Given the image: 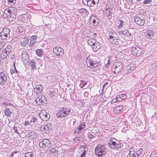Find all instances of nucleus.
Segmentation results:
<instances>
[{
	"label": "nucleus",
	"instance_id": "obj_46",
	"mask_svg": "<svg viewBox=\"0 0 157 157\" xmlns=\"http://www.w3.org/2000/svg\"><path fill=\"white\" fill-rule=\"evenodd\" d=\"M111 34L112 35H109V36H113V38H117V35L114 32H111Z\"/></svg>",
	"mask_w": 157,
	"mask_h": 157
},
{
	"label": "nucleus",
	"instance_id": "obj_63",
	"mask_svg": "<svg viewBox=\"0 0 157 157\" xmlns=\"http://www.w3.org/2000/svg\"><path fill=\"white\" fill-rule=\"evenodd\" d=\"M10 72H10L11 74H13L15 72L14 69V70H11Z\"/></svg>",
	"mask_w": 157,
	"mask_h": 157
},
{
	"label": "nucleus",
	"instance_id": "obj_3",
	"mask_svg": "<svg viewBox=\"0 0 157 157\" xmlns=\"http://www.w3.org/2000/svg\"><path fill=\"white\" fill-rule=\"evenodd\" d=\"M70 112V109L67 108L61 107L59 110L56 113L58 118H62L66 116Z\"/></svg>",
	"mask_w": 157,
	"mask_h": 157
},
{
	"label": "nucleus",
	"instance_id": "obj_62",
	"mask_svg": "<svg viewBox=\"0 0 157 157\" xmlns=\"http://www.w3.org/2000/svg\"><path fill=\"white\" fill-rule=\"evenodd\" d=\"M78 128V129L81 130H82V129H83V128L81 126V125H80L77 128Z\"/></svg>",
	"mask_w": 157,
	"mask_h": 157
},
{
	"label": "nucleus",
	"instance_id": "obj_21",
	"mask_svg": "<svg viewBox=\"0 0 157 157\" xmlns=\"http://www.w3.org/2000/svg\"><path fill=\"white\" fill-rule=\"evenodd\" d=\"M43 87L41 85H36V88L34 89V91L36 94H39L40 93Z\"/></svg>",
	"mask_w": 157,
	"mask_h": 157
},
{
	"label": "nucleus",
	"instance_id": "obj_30",
	"mask_svg": "<svg viewBox=\"0 0 157 157\" xmlns=\"http://www.w3.org/2000/svg\"><path fill=\"white\" fill-rule=\"evenodd\" d=\"M82 147L83 148V152L81 154L80 156L81 157H85L86 153L87 151L86 149H87V148H86L84 146H82Z\"/></svg>",
	"mask_w": 157,
	"mask_h": 157
},
{
	"label": "nucleus",
	"instance_id": "obj_55",
	"mask_svg": "<svg viewBox=\"0 0 157 157\" xmlns=\"http://www.w3.org/2000/svg\"><path fill=\"white\" fill-rule=\"evenodd\" d=\"M94 137V136L92 134H90L88 136V138L89 139H93Z\"/></svg>",
	"mask_w": 157,
	"mask_h": 157
},
{
	"label": "nucleus",
	"instance_id": "obj_9",
	"mask_svg": "<svg viewBox=\"0 0 157 157\" xmlns=\"http://www.w3.org/2000/svg\"><path fill=\"white\" fill-rule=\"evenodd\" d=\"M64 50L63 49L58 46L56 47L53 50V53L55 54L57 56H62L64 54Z\"/></svg>",
	"mask_w": 157,
	"mask_h": 157
},
{
	"label": "nucleus",
	"instance_id": "obj_52",
	"mask_svg": "<svg viewBox=\"0 0 157 157\" xmlns=\"http://www.w3.org/2000/svg\"><path fill=\"white\" fill-rule=\"evenodd\" d=\"M90 21H92V22L94 24L96 23V21L95 19V18H93V17H91L90 18Z\"/></svg>",
	"mask_w": 157,
	"mask_h": 157
},
{
	"label": "nucleus",
	"instance_id": "obj_39",
	"mask_svg": "<svg viewBox=\"0 0 157 157\" xmlns=\"http://www.w3.org/2000/svg\"><path fill=\"white\" fill-rule=\"evenodd\" d=\"M152 0H145L142 3L145 5L151 4L152 2Z\"/></svg>",
	"mask_w": 157,
	"mask_h": 157
},
{
	"label": "nucleus",
	"instance_id": "obj_34",
	"mask_svg": "<svg viewBox=\"0 0 157 157\" xmlns=\"http://www.w3.org/2000/svg\"><path fill=\"white\" fill-rule=\"evenodd\" d=\"M42 51L41 49H37L36 51V54L38 56H40L42 55Z\"/></svg>",
	"mask_w": 157,
	"mask_h": 157
},
{
	"label": "nucleus",
	"instance_id": "obj_29",
	"mask_svg": "<svg viewBox=\"0 0 157 157\" xmlns=\"http://www.w3.org/2000/svg\"><path fill=\"white\" fill-rule=\"evenodd\" d=\"M4 113L5 115L8 117H10L12 112L9 109H6L5 110Z\"/></svg>",
	"mask_w": 157,
	"mask_h": 157
},
{
	"label": "nucleus",
	"instance_id": "obj_51",
	"mask_svg": "<svg viewBox=\"0 0 157 157\" xmlns=\"http://www.w3.org/2000/svg\"><path fill=\"white\" fill-rule=\"evenodd\" d=\"M126 95L124 94H120V98L121 99H124L126 97Z\"/></svg>",
	"mask_w": 157,
	"mask_h": 157
},
{
	"label": "nucleus",
	"instance_id": "obj_35",
	"mask_svg": "<svg viewBox=\"0 0 157 157\" xmlns=\"http://www.w3.org/2000/svg\"><path fill=\"white\" fill-rule=\"evenodd\" d=\"M80 82L79 86L81 88H83L87 84V82L85 81L81 80Z\"/></svg>",
	"mask_w": 157,
	"mask_h": 157
},
{
	"label": "nucleus",
	"instance_id": "obj_16",
	"mask_svg": "<svg viewBox=\"0 0 157 157\" xmlns=\"http://www.w3.org/2000/svg\"><path fill=\"white\" fill-rule=\"evenodd\" d=\"M22 60L25 63H27L29 60V56L25 51H22L21 54Z\"/></svg>",
	"mask_w": 157,
	"mask_h": 157
},
{
	"label": "nucleus",
	"instance_id": "obj_15",
	"mask_svg": "<svg viewBox=\"0 0 157 157\" xmlns=\"http://www.w3.org/2000/svg\"><path fill=\"white\" fill-rule=\"evenodd\" d=\"M113 36H109V42L114 44L119 45L121 40L117 38H113Z\"/></svg>",
	"mask_w": 157,
	"mask_h": 157
},
{
	"label": "nucleus",
	"instance_id": "obj_40",
	"mask_svg": "<svg viewBox=\"0 0 157 157\" xmlns=\"http://www.w3.org/2000/svg\"><path fill=\"white\" fill-rule=\"evenodd\" d=\"M81 132L82 130L77 128L75 131V134H76V136H78Z\"/></svg>",
	"mask_w": 157,
	"mask_h": 157
},
{
	"label": "nucleus",
	"instance_id": "obj_47",
	"mask_svg": "<svg viewBox=\"0 0 157 157\" xmlns=\"http://www.w3.org/2000/svg\"><path fill=\"white\" fill-rule=\"evenodd\" d=\"M79 11L81 13H86L87 12V11L86 9H85L82 8L79 10Z\"/></svg>",
	"mask_w": 157,
	"mask_h": 157
},
{
	"label": "nucleus",
	"instance_id": "obj_38",
	"mask_svg": "<svg viewBox=\"0 0 157 157\" xmlns=\"http://www.w3.org/2000/svg\"><path fill=\"white\" fill-rule=\"evenodd\" d=\"M119 21L120 23L119 24V25L118 26V27L119 28H122L123 26V24L124 21L121 19H119Z\"/></svg>",
	"mask_w": 157,
	"mask_h": 157
},
{
	"label": "nucleus",
	"instance_id": "obj_23",
	"mask_svg": "<svg viewBox=\"0 0 157 157\" xmlns=\"http://www.w3.org/2000/svg\"><path fill=\"white\" fill-rule=\"evenodd\" d=\"M37 120V118L35 117L34 116H32L31 118L29 117L28 118V120L27 121V122L29 124L31 125L36 121Z\"/></svg>",
	"mask_w": 157,
	"mask_h": 157
},
{
	"label": "nucleus",
	"instance_id": "obj_14",
	"mask_svg": "<svg viewBox=\"0 0 157 157\" xmlns=\"http://www.w3.org/2000/svg\"><path fill=\"white\" fill-rule=\"evenodd\" d=\"M155 33L152 30H147L145 33V36L147 38L152 39L154 38Z\"/></svg>",
	"mask_w": 157,
	"mask_h": 157
},
{
	"label": "nucleus",
	"instance_id": "obj_7",
	"mask_svg": "<svg viewBox=\"0 0 157 157\" xmlns=\"http://www.w3.org/2000/svg\"><path fill=\"white\" fill-rule=\"evenodd\" d=\"M10 29L8 28H5L0 33L1 39H5L7 37H9L10 36Z\"/></svg>",
	"mask_w": 157,
	"mask_h": 157
},
{
	"label": "nucleus",
	"instance_id": "obj_33",
	"mask_svg": "<svg viewBox=\"0 0 157 157\" xmlns=\"http://www.w3.org/2000/svg\"><path fill=\"white\" fill-rule=\"evenodd\" d=\"M123 107L122 105H120L118 106L117 107H115V109L117 110V112H120L121 110L123 109Z\"/></svg>",
	"mask_w": 157,
	"mask_h": 157
},
{
	"label": "nucleus",
	"instance_id": "obj_53",
	"mask_svg": "<svg viewBox=\"0 0 157 157\" xmlns=\"http://www.w3.org/2000/svg\"><path fill=\"white\" fill-rule=\"evenodd\" d=\"M13 129L14 130V131L15 132L19 134V133L18 131L17 128L16 127L14 126L13 128Z\"/></svg>",
	"mask_w": 157,
	"mask_h": 157
},
{
	"label": "nucleus",
	"instance_id": "obj_59",
	"mask_svg": "<svg viewBox=\"0 0 157 157\" xmlns=\"http://www.w3.org/2000/svg\"><path fill=\"white\" fill-rule=\"evenodd\" d=\"M16 153V152H12L11 154H10V156H9V157H13V155Z\"/></svg>",
	"mask_w": 157,
	"mask_h": 157
},
{
	"label": "nucleus",
	"instance_id": "obj_42",
	"mask_svg": "<svg viewBox=\"0 0 157 157\" xmlns=\"http://www.w3.org/2000/svg\"><path fill=\"white\" fill-rule=\"evenodd\" d=\"M37 37L36 36H32L31 37V40L33 41L34 42L36 43L37 41Z\"/></svg>",
	"mask_w": 157,
	"mask_h": 157
},
{
	"label": "nucleus",
	"instance_id": "obj_25",
	"mask_svg": "<svg viewBox=\"0 0 157 157\" xmlns=\"http://www.w3.org/2000/svg\"><path fill=\"white\" fill-rule=\"evenodd\" d=\"M29 40L28 38L24 37L21 40V44L23 46H25L28 43Z\"/></svg>",
	"mask_w": 157,
	"mask_h": 157
},
{
	"label": "nucleus",
	"instance_id": "obj_48",
	"mask_svg": "<svg viewBox=\"0 0 157 157\" xmlns=\"http://www.w3.org/2000/svg\"><path fill=\"white\" fill-rule=\"evenodd\" d=\"M9 3L10 4L11 6V5H13L14 3H15L16 1L15 0H7Z\"/></svg>",
	"mask_w": 157,
	"mask_h": 157
},
{
	"label": "nucleus",
	"instance_id": "obj_43",
	"mask_svg": "<svg viewBox=\"0 0 157 157\" xmlns=\"http://www.w3.org/2000/svg\"><path fill=\"white\" fill-rule=\"evenodd\" d=\"M56 93V92L53 90H51L49 92V94L51 97L55 95Z\"/></svg>",
	"mask_w": 157,
	"mask_h": 157
},
{
	"label": "nucleus",
	"instance_id": "obj_12",
	"mask_svg": "<svg viewBox=\"0 0 157 157\" xmlns=\"http://www.w3.org/2000/svg\"><path fill=\"white\" fill-rule=\"evenodd\" d=\"M39 115L40 118L44 121H47L50 117L49 114H48L45 111H41L39 114Z\"/></svg>",
	"mask_w": 157,
	"mask_h": 157
},
{
	"label": "nucleus",
	"instance_id": "obj_6",
	"mask_svg": "<svg viewBox=\"0 0 157 157\" xmlns=\"http://www.w3.org/2000/svg\"><path fill=\"white\" fill-rule=\"evenodd\" d=\"M142 49L137 46L132 47L130 48V51L132 54L135 56H140L142 52Z\"/></svg>",
	"mask_w": 157,
	"mask_h": 157
},
{
	"label": "nucleus",
	"instance_id": "obj_18",
	"mask_svg": "<svg viewBox=\"0 0 157 157\" xmlns=\"http://www.w3.org/2000/svg\"><path fill=\"white\" fill-rule=\"evenodd\" d=\"M91 47L94 52H96L101 48L100 43L98 41L95 43Z\"/></svg>",
	"mask_w": 157,
	"mask_h": 157
},
{
	"label": "nucleus",
	"instance_id": "obj_61",
	"mask_svg": "<svg viewBox=\"0 0 157 157\" xmlns=\"http://www.w3.org/2000/svg\"><path fill=\"white\" fill-rule=\"evenodd\" d=\"M119 33L120 34V35H122L123 36H124V35L125 36V33H124L123 32H122V31L120 32H119Z\"/></svg>",
	"mask_w": 157,
	"mask_h": 157
},
{
	"label": "nucleus",
	"instance_id": "obj_50",
	"mask_svg": "<svg viewBox=\"0 0 157 157\" xmlns=\"http://www.w3.org/2000/svg\"><path fill=\"white\" fill-rule=\"evenodd\" d=\"M36 43L34 42L33 41L30 40V42L29 44V46L30 47H31L34 44Z\"/></svg>",
	"mask_w": 157,
	"mask_h": 157
},
{
	"label": "nucleus",
	"instance_id": "obj_56",
	"mask_svg": "<svg viewBox=\"0 0 157 157\" xmlns=\"http://www.w3.org/2000/svg\"><path fill=\"white\" fill-rule=\"evenodd\" d=\"M127 2L130 4H133L132 0H127Z\"/></svg>",
	"mask_w": 157,
	"mask_h": 157
},
{
	"label": "nucleus",
	"instance_id": "obj_28",
	"mask_svg": "<svg viewBox=\"0 0 157 157\" xmlns=\"http://www.w3.org/2000/svg\"><path fill=\"white\" fill-rule=\"evenodd\" d=\"M35 63V62L33 59L30 61L29 64L32 70H34L35 69L36 67Z\"/></svg>",
	"mask_w": 157,
	"mask_h": 157
},
{
	"label": "nucleus",
	"instance_id": "obj_45",
	"mask_svg": "<svg viewBox=\"0 0 157 157\" xmlns=\"http://www.w3.org/2000/svg\"><path fill=\"white\" fill-rule=\"evenodd\" d=\"M4 3L5 5L8 7H10L11 6L9 2H8L7 0H5V2H4Z\"/></svg>",
	"mask_w": 157,
	"mask_h": 157
},
{
	"label": "nucleus",
	"instance_id": "obj_64",
	"mask_svg": "<svg viewBox=\"0 0 157 157\" xmlns=\"http://www.w3.org/2000/svg\"><path fill=\"white\" fill-rule=\"evenodd\" d=\"M5 14V12L3 14V17L4 18H6V17H8L9 16H8L6 14V15H4Z\"/></svg>",
	"mask_w": 157,
	"mask_h": 157
},
{
	"label": "nucleus",
	"instance_id": "obj_22",
	"mask_svg": "<svg viewBox=\"0 0 157 157\" xmlns=\"http://www.w3.org/2000/svg\"><path fill=\"white\" fill-rule=\"evenodd\" d=\"M15 13H14V11L12 12H9L5 10L4 15L6 14L9 17H10L11 18V20L12 21L13 20V19L15 17L16 15L15 14Z\"/></svg>",
	"mask_w": 157,
	"mask_h": 157
},
{
	"label": "nucleus",
	"instance_id": "obj_13",
	"mask_svg": "<svg viewBox=\"0 0 157 157\" xmlns=\"http://www.w3.org/2000/svg\"><path fill=\"white\" fill-rule=\"evenodd\" d=\"M84 5H87L89 6H93L97 2L98 3L99 0H82Z\"/></svg>",
	"mask_w": 157,
	"mask_h": 157
},
{
	"label": "nucleus",
	"instance_id": "obj_2",
	"mask_svg": "<svg viewBox=\"0 0 157 157\" xmlns=\"http://www.w3.org/2000/svg\"><path fill=\"white\" fill-rule=\"evenodd\" d=\"M143 153L142 148H138L134 151H130L127 157H141Z\"/></svg>",
	"mask_w": 157,
	"mask_h": 157
},
{
	"label": "nucleus",
	"instance_id": "obj_44",
	"mask_svg": "<svg viewBox=\"0 0 157 157\" xmlns=\"http://www.w3.org/2000/svg\"><path fill=\"white\" fill-rule=\"evenodd\" d=\"M57 151V150L55 148H52L49 151V153L50 154L51 153H54L56 152Z\"/></svg>",
	"mask_w": 157,
	"mask_h": 157
},
{
	"label": "nucleus",
	"instance_id": "obj_41",
	"mask_svg": "<svg viewBox=\"0 0 157 157\" xmlns=\"http://www.w3.org/2000/svg\"><path fill=\"white\" fill-rule=\"evenodd\" d=\"M12 47L10 45H8L7 46L6 48H5V50H6V51L8 52L9 53H10V52L11 51V49Z\"/></svg>",
	"mask_w": 157,
	"mask_h": 157
},
{
	"label": "nucleus",
	"instance_id": "obj_5",
	"mask_svg": "<svg viewBox=\"0 0 157 157\" xmlns=\"http://www.w3.org/2000/svg\"><path fill=\"white\" fill-rule=\"evenodd\" d=\"M123 66L121 62H116L112 65V71L115 74L119 73L122 70Z\"/></svg>",
	"mask_w": 157,
	"mask_h": 157
},
{
	"label": "nucleus",
	"instance_id": "obj_58",
	"mask_svg": "<svg viewBox=\"0 0 157 157\" xmlns=\"http://www.w3.org/2000/svg\"><path fill=\"white\" fill-rule=\"evenodd\" d=\"M43 129L44 130H45L46 131H47V130H48V126H45L44 127Z\"/></svg>",
	"mask_w": 157,
	"mask_h": 157
},
{
	"label": "nucleus",
	"instance_id": "obj_54",
	"mask_svg": "<svg viewBox=\"0 0 157 157\" xmlns=\"http://www.w3.org/2000/svg\"><path fill=\"white\" fill-rule=\"evenodd\" d=\"M80 125H81V126L84 128L85 126V122H82L81 123Z\"/></svg>",
	"mask_w": 157,
	"mask_h": 157
},
{
	"label": "nucleus",
	"instance_id": "obj_24",
	"mask_svg": "<svg viewBox=\"0 0 157 157\" xmlns=\"http://www.w3.org/2000/svg\"><path fill=\"white\" fill-rule=\"evenodd\" d=\"M18 19L21 21L25 22L27 21V16L25 14H22L19 15Z\"/></svg>",
	"mask_w": 157,
	"mask_h": 157
},
{
	"label": "nucleus",
	"instance_id": "obj_57",
	"mask_svg": "<svg viewBox=\"0 0 157 157\" xmlns=\"http://www.w3.org/2000/svg\"><path fill=\"white\" fill-rule=\"evenodd\" d=\"M74 140L75 141H77L79 140V139L78 137H75L74 139Z\"/></svg>",
	"mask_w": 157,
	"mask_h": 157
},
{
	"label": "nucleus",
	"instance_id": "obj_49",
	"mask_svg": "<svg viewBox=\"0 0 157 157\" xmlns=\"http://www.w3.org/2000/svg\"><path fill=\"white\" fill-rule=\"evenodd\" d=\"M125 36H129L130 38L132 37V34L128 31L125 32Z\"/></svg>",
	"mask_w": 157,
	"mask_h": 157
},
{
	"label": "nucleus",
	"instance_id": "obj_26",
	"mask_svg": "<svg viewBox=\"0 0 157 157\" xmlns=\"http://www.w3.org/2000/svg\"><path fill=\"white\" fill-rule=\"evenodd\" d=\"M9 53L6 51V50H5V49H3L2 50V53L1 55V57L2 59H4L6 57L8 56Z\"/></svg>",
	"mask_w": 157,
	"mask_h": 157
},
{
	"label": "nucleus",
	"instance_id": "obj_60",
	"mask_svg": "<svg viewBox=\"0 0 157 157\" xmlns=\"http://www.w3.org/2000/svg\"><path fill=\"white\" fill-rule=\"evenodd\" d=\"M120 98V95H117L116 96V99L117 101H120V100H119Z\"/></svg>",
	"mask_w": 157,
	"mask_h": 157
},
{
	"label": "nucleus",
	"instance_id": "obj_31",
	"mask_svg": "<svg viewBox=\"0 0 157 157\" xmlns=\"http://www.w3.org/2000/svg\"><path fill=\"white\" fill-rule=\"evenodd\" d=\"M132 71L130 67H127L126 69L124 70V74L126 75H128L129 73H131Z\"/></svg>",
	"mask_w": 157,
	"mask_h": 157
},
{
	"label": "nucleus",
	"instance_id": "obj_19",
	"mask_svg": "<svg viewBox=\"0 0 157 157\" xmlns=\"http://www.w3.org/2000/svg\"><path fill=\"white\" fill-rule=\"evenodd\" d=\"M26 136L30 139H35L38 137L36 132H29L26 134Z\"/></svg>",
	"mask_w": 157,
	"mask_h": 157
},
{
	"label": "nucleus",
	"instance_id": "obj_36",
	"mask_svg": "<svg viewBox=\"0 0 157 157\" xmlns=\"http://www.w3.org/2000/svg\"><path fill=\"white\" fill-rule=\"evenodd\" d=\"M110 8H107L105 11V14L107 17L109 16L111 13V12H110Z\"/></svg>",
	"mask_w": 157,
	"mask_h": 157
},
{
	"label": "nucleus",
	"instance_id": "obj_20",
	"mask_svg": "<svg viewBox=\"0 0 157 157\" xmlns=\"http://www.w3.org/2000/svg\"><path fill=\"white\" fill-rule=\"evenodd\" d=\"M36 102L40 101L42 103H44L46 102L47 101V99L44 95H41V96H38L36 97Z\"/></svg>",
	"mask_w": 157,
	"mask_h": 157
},
{
	"label": "nucleus",
	"instance_id": "obj_4",
	"mask_svg": "<svg viewBox=\"0 0 157 157\" xmlns=\"http://www.w3.org/2000/svg\"><path fill=\"white\" fill-rule=\"evenodd\" d=\"M40 147L44 151L48 150L51 146V141L48 139H44L39 143Z\"/></svg>",
	"mask_w": 157,
	"mask_h": 157
},
{
	"label": "nucleus",
	"instance_id": "obj_32",
	"mask_svg": "<svg viewBox=\"0 0 157 157\" xmlns=\"http://www.w3.org/2000/svg\"><path fill=\"white\" fill-rule=\"evenodd\" d=\"M5 10L7 11H9L10 12L14 11V13H15V12H17V10L16 8L15 7H12L10 8L8 10Z\"/></svg>",
	"mask_w": 157,
	"mask_h": 157
},
{
	"label": "nucleus",
	"instance_id": "obj_37",
	"mask_svg": "<svg viewBox=\"0 0 157 157\" xmlns=\"http://www.w3.org/2000/svg\"><path fill=\"white\" fill-rule=\"evenodd\" d=\"M25 157H33V154L31 152L26 153L25 154Z\"/></svg>",
	"mask_w": 157,
	"mask_h": 157
},
{
	"label": "nucleus",
	"instance_id": "obj_17",
	"mask_svg": "<svg viewBox=\"0 0 157 157\" xmlns=\"http://www.w3.org/2000/svg\"><path fill=\"white\" fill-rule=\"evenodd\" d=\"M134 21L136 24L140 26L143 25L145 23V20L139 17H136L134 18Z\"/></svg>",
	"mask_w": 157,
	"mask_h": 157
},
{
	"label": "nucleus",
	"instance_id": "obj_8",
	"mask_svg": "<svg viewBox=\"0 0 157 157\" xmlns=\"http://www.w3.org/2000/svg\"><path fill=\"white\" fill-rule=\"evenodd\" d=\"M86 62L87 65L89 64L90 66L91 67V68L98 67L99 66V63L98 62L91 60L89 56L86 58Z\"/></svg>",
	"mask_w": 157,
	"mask_h": 157
},
{
	"label": "nucleus",
	"instance_id": "obj_1",
	"mask_svg": "<svg viewBox=\"0 0 157 157\" xmlns=\"http://www.w3.org/2000/svg\"><path fill=\"white\" fill-rule=\"evenodd\" d=\"M107 151V150L104 144H98L95 149L96 155L99 157H102L106 154Z\"/></svg>",
	"mask_w": 157,
	"mask_h": 157
},
{
	"label": "nucleus",
	"instance_id": "obj_10",
	"mask_svg": "<svg viewBox=\"0 0 157 157\" xmlns=\"http://www.w3.org/2000/svg\"><path fill=\"white\" fill-rule=\"evenodd\" d=\"M108 145L112 149L119 148L121 146V144L118 142L117 143L114 141L110 140L108 142Z\"/></svg>",
	"mask_w": 157,
	"mask_h": 157
},
{
	"label": "nucleus",
	"instance_id": "obj_27",
	"mask_svg": "<svg viewBox=\"0 0 157 157\" xmlns=\"http://www.w3.org/2000/svg\"><path fill=\"white\" fill-rule=\"evenodd\" d=\"M97 41L94 38H90L87 41V44L90 46L93 45V44Z\"/></svg>",
	"mask_w": 157,
	"mask_h": 157
},
{
	"label": "nucleus",
	"instance_id": "obj_11",
	"mask_svg": "<svg viewBox=\"0 0 157 157\" xmlns=\"http://www.w3.org/2000/svg\"><path fill=\"white\" fill-rule=\"evenodd\" d=\"M7 76L6 74L2 72H0V84L3 85L7 82Z\"/></svg>",
	"mask_w": 157,
	"mask_h": 157
}]
</instances>
